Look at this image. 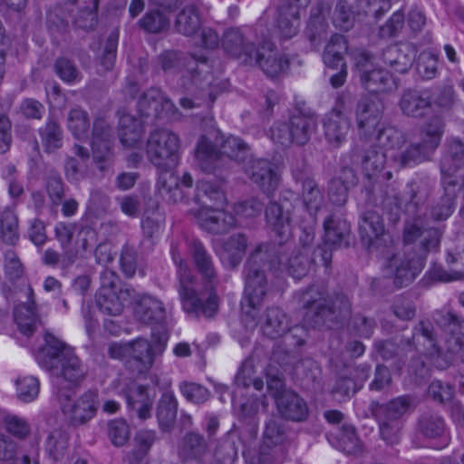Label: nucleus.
Masks as SVG:
<instances>
[{
    "instance_id": "33",
    "label": "nucleus",
    "mask_w": 464,
    "mask_h": 464,
    "mask_svg": "<svg viewBox=\"0 0 464 464\" xmlns=\"http://www.w3.org/2000/svg\"><path fill=\"white\" fill-rule=\"evenodd\" d=\"M328 9L329 5L324 3H320L311 9L304 34L314 47L321 44L327 37L328 24L325 21V14Z\"/></svg>"
},
{
    "instance_id": "59",
    "label": "nucleus",
    "mask_w": 464,
    "mask_h": 464,
    "mask_svg": "<svg viewBox=\"0 0 464 464\" xmlns=\"http://www.w3.org/2000/svg\"><path fill=\"white\" fill-rule=\"evenodd\" d=\"M419 431L426 438H440L446 431L444 419L438 414H423L418 421Z\"/></svg>"
},
{
    "instance_id": "4",
    "label": "nucleus",
    "mask_w": 464,
    "mask_h": 464,
    "mask_svg": "<svg viewBox=\"0 0 464 464\" xmlns=\"http://www.w3.org/2000/svg\"><path fill=\"white\" fill-rule=\"evenodd\" d=\"M45 343L37 353L39 364L56 378L57 390L63 388V382L77 386L82 382L87 370L73 350L65 343L47 333Z\"/></svg>"
},
{
    "instance_id": "48",
    "label": "nucleus",
    "mask_w": 464,
    "mask_h": 464,
    "mask_svg": "<svg viewBox=\"0 0 464 464\" xmlns=\"http://www.w3.org/2000/svg\"><path fill=\"white\" fill-rule=\"evenodd\" d=\"M464 165V141L452 138L449 141V154L440 164L441 174H453Z\"/></svg>"
},
{
    "instance_id": "63",
    "label": "nucleus",
    "mask_w": 464,
    "mask_h": 464,
    "mask_svg": "<svg viewBox=\"0 0 464 464\" xmlns=\"http://www.w3.org/2000/svg\"><path fill=\"white\" fill-rule=\"evenodd\" d=\"M357 16L364 14L379 20L391 8V4L382 0H356L354 5Z\"/></svg>"
},
{
    "instance_id": "5",
    "label": "nucleus",
    "mask_w": 464,
    "mask_h": 464,
    "mask_svg": "<svg viewBox=\"0 0 464 464\" xmlns=\"http://www.w3.org/2000/svg\"><path fill=\"white\" fill-rule=\"evenodd\" d=\"M171 256L178 267L179 294L184 311L196 317H212L218 309V295H212L206 303H202V298L196 288V277L192 275L188 263L181 257L178 247L173 245Z\"/></svg>"
},
{
    "instance_id": "52",
    "label": "nucleus",
    "mask_w": 464,
    "mask_h": 464,
    "mask_svg": "<svg viewBox=\"0 0 464 464\" xmlns=\"http://www.w3.org/2000/svg\"><path fill=\"white\" fill-rule=\"evenodd\" d=\"M126 400L130 409L135 411L140 420H144L150 417L152 401L144 386L130 390L126 395Z\"/></svg>"
},
{
    "instance_id": "17",
    "label": "nucleus",
    "mask_w": 464,
    "mask_h": 464,
    "mask_svg": "<svg viewBox=\"0 0 464 464\" xmlns=\"http://www.w3.org/2000/svg\"><path fill=\"white\" fill-rule=\"evenodd\" d=\"M384 105L377 96L362 97L355 108V121L361 140H371L379 127Z\"/></svg>"
},
{
    "instance_id": "19",
    "label": "nucleus",
    "mask_w": 464,
    "mask_h": 464,
    "mask_svg": "<svg viewBox=\"0 0 464 464\" xmlns=\"http://www.w3.org/2000/svg\"><path fill=\"white\" fill-rule=\"evenodd\" d=\"M249 320L255 324H260L263 334L270 339L280 338L289 331L292 332V336L304 332V328L301 326L296 325L291 328L288 315L283 309L277 306L268 307L258 320V323L251 318Z\"/></svg>"
},
{
    "instance_id": "9",
    "label": "nucleus",
    "mask_w": 464,
    "mask_h": 464,
    "mask_svg": "<svg viewBox=\"0 0 464 464\" xmlns=\"http://www.w3.org/2000/svg\"><path fill=\"white\" fill-rule=\"evenodd\" d=\"M56 393L61 409L70 425L73 427L85 425L96 415L100 404L97 391H86L72 403L71 399L75 394L73 389L59 388Z\"/></svg>"
},
{
    "instance_id": "56",
    "label": "nucleus",
    "mask_w": 464,
    "mask_h": 464,
    "mask_svg": "<svg viewBox=\"0 0 464 464\" xmlns=\"http://www.w3.org/2000/svg\"><path fill=\"white\" fill-rule=\"evenodd\" d=\"M74 1L69 0L63 6H57L47 14V25L50 30L63 32L69 24V17L73 16Z\"/></svg>"
},
{
    "instance_id": "35",
    "label": "nucleus",
    "mask_w": 464,
    "mask_h": 464,
    "mask_svg": "<svg viewBox=\"0 0 464 464\" xmlns=\"http://www.w3.org/2000/svg\"><path fill=\"white\" fill-rule=\"evenodd\" d=\"M400 108L407 116L422 118L430 110L431 101L426 92L410 89L403 92Z\"/></svg>"
},
{
    "instance_id": "57",
    "label": "nucleus",
    "mask_w": 464,
    "mask_h": 464,
    "mask_svg": "<svg viewBox=\"0 0 464 464\" xmlns=\"http://www.w3.org/2000/svg\"><path fill=\"white\" fill-rule=\"evenodd\" d=\"M18 238V218L13 210L6 208L0 214V241L14 245Z\"/></svg>"
},
{
    "instance_id": "43",
    "label": "nucleus",
    "mask_w": 464,
    "mask_h": 464,
    "mask_svg": "<svg viewBox=\"0 0 464 464\" xmlns=\"http://www.w3.org/2000/svg\"><path fill=\"white\" fill-rule=\"evenodd\" d=\"M201 26V17L198 9L192 5H186L177 14L174 28L184 35L190 37L194 35Z\"/></svg>"
},
{
    "instance_id": "15",
    "label": "nucleus",
    "mask_w": 464,
    "mask_h": 464,
    "mask_svg": "<svg viewBox=\"0 0 464 464\" xmlns=\"http://www.w3.org/2000/svg\"><path fill=\"white\" fill-rule=\"evenodd\" d=\"M189 251L194 266L203 281V287H199L196 282V288L202 303H206L210 295H215V287L218 284V276L214 267L211 255L198 240H192L189 244Z\"/></svg>"
},
{
    "instance_id": "55",
    "label": "nucleus",
    "mask_w": 464,
    "mask_h": 464,
    "mask_svg": "<svg viewBox=\"0 0 464 464\" xmlns=\"http://www.w3.org/2000/svg\"><path fill=\"white\" fill-rule=\"evenodd\" d=\"M336 448L346 454H358L362 450V444L352 425H343L336 436Z\"/></svg>"
},
{
    "instance_id": "49",
    "label": "nucleus",
    "mask_w": 464,
    "mask_h": 464,
    "mask_svg": "<svg viewBox=\"0 0 464 464\" xmlns=\"http://www.w3.org/2000/svg\"><path fill=\"white\" fill-rule=\"evenodd\" d=\"M356 183V176L333 177L328 186V196L333 204L343 206L348 198V190Z\"/></svg>"
},
{
    "instance_id": "2",
    "label": "nucleus",
    "mask_w": 464,
    "mask_h": 464,
    "mask_svg": "<svg viewBox=\"0 0 464 464\" xmlns=\"http://www.w3.org/2000/svg\"><path fill=\"white\" fill-rule=\"evenodd\" d=\"M222 151L218 152L215 145L201 136L195 149V159L202 171L223 170L227 163L236 162L249 174H277L283 170L281 158H256L250 153V147L242 139L227 137L221 145Z\"/></svg>"
},
{
    "instance_id": "47",
    "label": "nucleus",
    "mask_w": 464,
    "mask_h": 464,
    "mask_svg": "<svg viewBox=\"0 0 464 464\" xmlns=\"http://www.w3.org/2000/svg\"><path fill=\"white\" fill-rule=\"evenodd\" d=\"M430 188L424 182H411L404 198V212L415 216L430 196Z\"/></svg>"
},
{
    "instance_id": "44",
    "label": "nucleus",
    "mask_w": 464,
    "mask_h": 464,
    "mask_svg": "<svg viewBox=\"0 0 464 464\" xmlns=\"http://www.w3.org/2000/svg\"><path fill=\"white\" fill-rule=\"evenodd\" d=\"M289 121L295 143L306 144L316 129L315 119L311 115L296 112L291 115Z\"/></svg>"
},
{
    "instance_id": "30",
    "label": "nucleus",
    "mask_w": 464,
    "mask_h": 464,
    "mask_svg": "<svg viewBox=\"0 0 464 464\" xmlns=\"http://www.w3.org/2000/svg\"><path fill=\"white\" fill-rule=\"evenodd\" d=\"M276 25L281 40H289L297 35L301 25V11L298 5L281 2L277 7Z\"/></svg>"
},
{
    "instance_id": "46",
    "label": "nucleus",
    "mask_w": 464,
    "mask_h": 464,
    "mask_svg": "<svg viewBox=\"0 0 464 464\" xmlns=\"http://www.w3.org/2000/svg\"><path fill=\"white\" fill-rule=\"evenodd\" d=\"M157 440L158 436L155 430H141L138 431L134 437V449L130 457V464H148L141 462Z\"/></svg>"
},
{
    "instance_id": "13",
    "label": "nucleus",
    "mask_w": 464,
    "mask_h": 464,
    "mask_svg": "<svg viewBox=\"0 0 464 464\" xmlns=\"http://www.w3.org/2000/svg\"><path fill=\"white\" fill-rule=\"evenodd\" d=\"M269 290V281L265 268L245 265L244 298L241 310L246 318L256 320L258 308Z\"/></svg>"
},
{
    "instance_id": "38",
    "label": "nucleus",
    "mask_w": 464,
    "mask_h": 464,
    "mask_svg": "<svg viewBox=\"0 0 464 464\" xmlns=\"http://www.w3.org/2000/svg\"><path fill=\"white\" fill-rule=\"evenodd\" d=\"M119 139L124 147H134L140 142L143 134L141 122L132 115L119 112Z\"/></svg>"
},
{
    "instance_id": "21",
    "label": "nucleus",
    "mask_w": 464,
    "mask_h": 464,
    "mask_svg": "<svg viewBox=\"0 0 464 464\" xmlns=\"http://www.w3.org/2000/svg\"><path fill=\"white\" fill-rule=\"evenodd\" d=\"M221 44L224 51L238 59L245 65L252 64L253 56L257 48L240 28H229L225 31Z\"/></svg>"
},
{
    "instance_id": "58",
    "label": "nucleus",
    "mask_w": 464,
    "mask_h": 464,
    "mask_svg": "<svg viewBox=\"0 0 464 464\" xmlns=\"http://www.w3.org/2000/svg\"><path fill=\"white\" fill-rule=\"evenodd\" d=\"M139 26L149 34H160L169 28V19L158 9L148 11L138 22Z\"/></svg>"
},
{
    "instance_id": "27",
    "label": "nucleus",
    "mask_w": 464,
    "mask_h": 464,
    "mask_svg": "<svg viewBox=\"0 0 464 464\" xmlns=\"http://www.w3.org/2000/svg\"><path fill=\"white\" fill-rule=\"evenodd\" d=\"M355 371L362 372V382L368 378L370 372L369 365L357 367L356 369L347 368L343 373H340L331 389V395L337 402H344L349 401L356 392H358L362 384L357 383L353 378Z\"/></svg>"
},
{
    "instance_id": "11",
    "label": "nucleus",
    "mask_w": 464,
    "mask_h": 464,
    "mask_svg": "<svg viewBox=\"0 0 464 464\" xmlns=\"http://www.w3.org/2000/svg\"><path fill=\"white\" fill-rule=\"evenodd\" d=\"M113 130L105 118L99 117L93 121L92 130V171H114L112 152Z\"/></svg>"
},
{
    "instance_id": "64",
    "label": "nucleus",
    "mask_w": 464,
    "mask_h": 464,
    "mask_svg": "<svg viewBox=\"0 0 464 464\" xmlns=\"http://www.w3.org/2000/svg\"><path fill=\"white\" fill-rule=\"evenodd\" d=\"M15 386L17 398L24 402L33 401L39 394L40 383L35 377H19Z\"/></svg>"
},
{
    "instance_id": "25",
    "label": "nucleus",
    "mask_w": 464,
    "mask_h": 464,
    "mask_svg": "<svg viewBox=\"0 0 464 464\" xmlns=\"http://www.w3.org/2000/svg\"><path fill=\"white\" fill-rule=\"evenodd\" d=\"M291 205L287 201H270L265 217L268 227L281 239L286 240L291 235Z\"/></svg>"
},
{
    "instance_id": "3",
    "label": "nucleus",
    "mask_w": 464,
    "mask_h": 464,
    "mask_svg": "<svg viewBox=\"0 0 464 464\" xmlns=\"http://www.w3.org/2000/svg\"><path fill=\"white\" fill-rule=\"evenodd\" d=\"M304 310V321L313 328H332L352 314V303L343 292L328 295L326 286L315 282L295 293Z\"/></svg>"
},
{
    "instance_id": "6",
    "label": "nucleus",
    "mask_w": 464,
    "mask_h": 464,
    "mask_svg": "<svg viewBox=\"0 0 464 464\" xmlns=\"http://www.w3.org/2000/svg\"><path fill=\"white\" fill-rule=\"evenodd\" d=\"M411 405V399L407 395L399 396L385 403L372 401L369 405L370 414L365 413L364 417L372 416L379 424L381 438L387 444L392 445L399 441L402 427L401 418Z\"/></svg>"
},
{
    "instance_id": "61",
    "label": "nucleus",
    "mask_w": 464,
    "mask_h": 464,
    "mask_svg": "<svg viewBox=\"0 0 464 464\" xmlns=\"http://www.w3.org/2000/svg\"><path fill=\"white\" fill-rule=\"evenodd\" d=\"M356 16L354 5L346 0H339L334 9L333 21L336 27L348 31L353 27Z\"/></svg>"
},
{
    "instance_id": "26",
    "label": "nucleus",
    "mask_w": 464,
    "mask_h": 464,
    "mask_svg": "<svg viewBox=\"0 0 464 464\" xmlns=\"http://www.w3.org/2000/svg\"><path fill=\"white\" fill-rule=\"evenodd\" d=\"M358 227L361 242L367 249H371L375 241L385 233L382 216L368 205L367 208L360 214Z\"/></svg>"
},
{
    "instance_id": "45",
    "label": "nucleus",
    "mask_w": 464,
    "mask_h": 464,
    "mask_svg": "<svg viewBox=\"0 0 464 464\" xmlns=\"http://www.w3.org/2000/svg\"><path fill=\"white\" fill-rule=\"evenodd\" d=\"M312 263L309 249L303 247L294 249L285 260L283 259L281 266L293 277L300 279L308 273Z\"/></svg>"
},
{
    "instance_id": "8",
    "label": "nucleus",
    "mask_w": 464,
    "mask_h": 464,
    "mask_svg": "<svg viewBox=\"0 0 464 464\" xmlns=\"http://www.w3.org/2000/svg\"><path fill=\"white\" fill-rule=\"evenodd\" d=\"M179 136L168 129H157L150 132L147 140L149 160L165 172L171 171L179 164Z\"/></svg>"
},
{
    "instance_id": "31",
    "label": "nucleus",
    "mask_w": 464,
    "mask_h": 464,
    "mask_svg": "<svg viewBox=\"0 0 464 464\" xmlns=\"http://www.w3.org/2000/svg\"><path fill=\"white\" fill-rule=\"evenodd\" d=\"M276 407L282 418L287 420L302 422L309 415L305 401L295 392H285L277 398Z\"/></svg>"
},
{
    "instance_id": "34",
    "label": "nucleus",
    "mask_w": 464,
    "mask_h": 464,
    "mask_svg": "<svg viewBox=\"0 0 464 464\" xmlns=\"http://www.w3.org/2000/svg\"><path fill=\"white\" fill-rule=\"evenodd\" d=\"M157 185L162 196L176 203L186 197L193 180L191 176H159Z\"/></svg>"
},
{
    "instance_id": "1",
    "label": "nucleus",
    "mask_w": 464,
    "mask_h": 464,
    "mask_svg": "<svg viewBox=\"0 0 464 464\" xmlns=\"http://www.w3.org/2000/svg\"><path fill=\"white\" fill-rule=\"evenodd\" d=\"M442 234L438 227H422L417 222L405 224L403 243L409 249L403 255H392L384 265L397 287L409 285L420 273L428 254L439 250Z\"/></svg>"
},
{
    "instance_id": "37",
    "label": "nucleus",
    "mask_w": 464,
    "mask_h": 464,
    "mask_svg": "<svg viewBox=\"0 0 464 464\" xmlns=\"http://www.w3.org/2000/svg\"><path fill=\"white\" fill-rule=\"evenodd\" d=\"M291 442V430L282 420L271 418L266 421L262 442L266 449L267 447H278L285 449L286 451V447Z\"/></svg>"
},
{
    "instance_id": "20",
    "label": "nucleus",
    "mask_w": 464,
    "mask_h": 464,
    "mask_svg": "<svg viewBox=\"0 0 464 464\" xmlns=\"http://www.w3.org/2000/svg\"><path fill=\"white\" fill-rule=\"evenodd\" d=\"M253 60L248 66H258L270 78L284 73L289 65V61L276 51V45L270 41H264L259 45Z\"/></svg>"
},
{
    "instance_id": "12",
    "label": "nucleus",
    "mask_w": 464,
    "mask_h": 464,
    "mask_svg": "<svg viewBox=\"0 0 464 464\" xmlns=\"http://www.w3.org/2000/svg\"><path fill=\"white\" fill-rule=\"evenodd\" d=\"M132 303H134V314L139 321L145 324H158L153 328L151 337L160 352H162L168 341L166 329L161 324L166 317L162 302L151 295H140L136 292V297Z\"/></svg>"
},
{
    "instance_id": "42",
    "label": "nucleus",
    "mask_w": 464,
    "mask_h": 464,
    "mask_svg": "<svg viewBox=\"0 0 464 464\" xmlns=\"http://www.w3.org/2000/svg\"><path fill=\"white\" fill-rule=\"evenodd\" d=\"M363 87L373 93L390 92L396 89V82L392 75L381 68H373L360 78Z\"/></svg>"
},
{
    "instance_id": "24",
    "label": "nucleus",
    "mask_w": 464,
    "mask_h": 464,
    "mask_svg": "<svg viewBox=\"0 0 464 464\" xmlns=\"http://www.w3.org/2000/svg\"><path fill=\"white\" fill-rule=\"evenodd\" d=\"M224 185L225 179L218 176L199 179L196 187V200L200 208H224L227 204Z\"/></svg>"
},
{
    "instance_id": "10",
    "label": "nucleus",
    "mask_w": 464,
    "mask_h": 464,
    "mask_svg": "<svg viewBox=\"0 0 464 464\" xmlns=\"http://www.w3.org/2000/svg\"><path fill=\"white\" fill-rule=\"evenodd\" d=\"M102 285L96 294V304L100 311L110 316H118L126 304H131L136 291L130 287H119L118 279L111 271H105L101 276Z\"/></svg>"
},
{
    "instance_id": "7",
    "label": "nucleus",
    "mask_w": 464,
    "mask_h": 464,
    "mask_svg": "<svg viewBox=\"0 0 464 464\" xmlns=\"http://www.w3.org/2000/svg\"><path fill=\"white\" fill-rule=\"evenodd\" d=\"M207 58L204 56L189 55L175 50H166L158 55L156 59L157 66L167 73H179L185 68L188 76L191 78L192 84L199 88L200 98L204 99L208 97L209 102L212 103L215 101V96L210 87V82L206 81L201 77L202 70L198 69V63L206 64ZM205 78H207L205 76Z\"/></svg>"
},
{
    "instance_id": "41",
    "label": "nucleus",
    "mask_w": 464,
    "mask_h": 464,
    "mask_svg": "<svg viewBox=\"0 0 464 464\" xmlns=\"http://www.w3.org/2000/svg\"><path fill=\"white\" fill-rule=\"evenodd\" d=\"M241 443L236 430H230L216 447L213 464H234Z\"/></svg>"
},
{
    "instance_id": "50",
    "label": "nucleus",
    "mask_w": 464,
    "mask_h": 464,
    "mask_svg": "<svg viewBox=\"0 0 464 464\" xmlns=\"http://www.w3.org/2000/svg\"><path fill=\"white\" fill-rule=\"evenodd\" d=\"M39 134L45 151L51 153L63 145V132L53 117H49L44 127L39 129Z\"/></svg>"
},
{
    "instance_id": "53",
    "label": "nucleus",
    "mask_w": 464,
    "mask_h": 464,
    "mask_svg": "<svg viewBox=\"0 0 464 464\" xmlns=\"http://www.w3.org/2000/svg\"><path fill=\"white\" fill-rule=\"evenodd\" d=\"M444 121L440 116L431 117L421 129V144L431 152L440 145L444 132Z\"/></svg>"
},
{
    "instance_id": "51",
    "label": "nucleus",
    "mask_w": 464,
    "mask_h": 464,
    "mask_svg": "<svg viewBox=\"0 0 464 464\" xmlns=\"http://www.w3.org/2000/svg\"><path fill=\"white\" fill-rule=\"evenodd\" d=\"M324 243L334 247L341 246L343 239L350 233V226L345 220L329 217L324 223Z\"/></svg>"
},
{
    "instance_id": "29",
    "label": "nucleus",
    "mask_w": 464,
    "mask_h": 464,
    "mask_svg": "<svg viewBox=\"0 0 464 464\" xmlns=\"http://www.w3.org/2000/svg\"><path fill=\"white\" fill-rule=\"evenodd\" d=\"M96 242V233L90 227H81L77 232L74 244L62 256V268L67 269L78 259L85 258Z\"/></svg>"
},
{
    "instance_id": "62",
    "label": "nucleus",
    "mask_w": 464,
    "mask_h": 464,
    "mask_svg": "<svg viewBox=\"0 0 464 464\" xmlns=\"http://www.w3.org/2000/svg\"><path fill=\"white\" fill-rule=\"evenodd\" d=\"M67 124L68 129L76 139H82L90 128L87 111L78 108L72 109L68 113Z\"/></svg>"
},
{
    "instance_id": "32",
    "label": "nucleus",
    "mask_w": 464,
    "mask_h": 464,
    "mask_svg": "<svg viewBox=\"0 0 464 464\" xmlns=\"http://www.w3.org/2000/svg\"><path fill=\"white\" fill-rule=\"evenodd\" d=\"M129 359L126 363L134 372L139 374L148 372L154 363V353L150 343L145 339H137L130 343Z\"/></svg>"
},
{
    "instance_id": "36",
    "label": "nucleus",
    "mask_w": 464,
    "mask_h": 464,
    "mask_svg": "<svg viewBox=\"0 0 464 464\" xmlns=\"http://www.w3.org/2000/svg\"><path fill=\"white\" fill-rule=\"evenodd\" d=\"M208 451V443L205 437L198 432L190 431L184 435L179 445V456L183 460L200 461Z\"/></svg>"
},
{
    "instance_id": "23",
    "label": "nucleus",
    "mask_w": 464,
    "mask_h": 464,
    "mask_svg": "<svg viewBox=\"0 0 464 464\" xmlns=\"http://www.w3.org/2000/svg\"><path fill=\"white\" fill-rule=\"evenodd\" d=\"M417 50L409 43L391 44L382 52L383 63L392 71L399 73L407 72L415 62Z\"/></svg>"
},
{
    "instance_id": "40",
    "label": "nucleus",
    "mask_w": 464,
    "mask_h": 464,
    "mask_svg": "<svg viewBox=\"0 0 464 464\" xmlns=\"http://www.w3.org/2000/svg\"><path fill=\"white\" fill-rule=\"evenodd\" d=\"M34 292L29 289V301L27 304H22L15 307L14 312V320L20 331L26 335L32 334L38 322L36 314V304L33 299Z\"/></svg>"
},
{
    "instance_id": "28",
    "label": "nucleus",
    "mask_w": 464,
    "mask_h": 464,
    "mask_svg": "<svg viewBox=\"0 0 464 464\" xmlns=\"http://www.w3.org/2000/svg\"><path fill=\"white\" fill-rule=\"evenodd\" d=\"M199 226L205 230L214 234L227 232L234 225V217L225 211L223 208H200L196 213Z\"/></svg>"
},
{
    "instance_id": "54",
    "label": "nucleus",
    "mask_w": 464,
    "mask_h": 464,
    "mask_svg": "<svg viewBox=\"0 0 464 464\" xmlns=\"http://www.w3.org/2000/svg\"><path fill=\"white\" fill-rule=\"evenodd\" d=\"M365 140L375 141L376 145L384 150H394L403 143V137L402 133L392 126L379 125L372 139Z\"/></svg>"
},
{
    "instance_id": "22",
    "label": "nucleus",
    "mask_w": 464,
    "mask_h": 464,
    "mask_svg": "<svg viewBox=\"0 0 464 464\" xmlns=\"http://www.w3.org/2000/svg\"><path fill=\"white\" fill-rule=\"evenodd\" d=\"M286 244L262 243L250 254L246 264L265 270H278L281 268L283 257L286 251Z\"/></svg>"
},
{
    "instance_id": "39",
    "label": "nucleus",
    "mask_w": 464,
    "mask_h": 464,
    "mask_svg": "<svg viewBox=\"0 0 464 464\" xmlns=\"http://www.w3.org/2000/svg\"><path fill=\"white\" fill-rule=\"evenodd\" d=\"M178 401L172 392H165L159 400L157 419L163 431H170L176 422Z\"/></svg>"
},
{
    "instance_id": "18",
    "label": "nucleus",
    "mask_w": 464,
    "mask_h": 464,
    "mask_svg": "<svg viewBox=\"0 0 464 464\" xmlns=\"http://www.w3.org/2000/svg\"><path fill=\"white\" fill-rule=\"evenodd\" d=\"M386 155L382 150L371 149L364 153L355 147L351 155L342 159L341 170L343 172H356V166H361V171L364 174H377L384 169Z\"/></svg>"
},
{
    "instance_id": "60",
    "label": "nucleus",
    "mask_w": 464,
    "mask_h": 464,
    "mask_svg": "<svg viewBox=\"0 0 464 464\" xmlns=\"http://www.w3.org/2000/svg\"><path fill=\"white\" fill-rule=\"evenodd\" d=\"M247 246V239L243 234L232 235L225 243L224 250L227 255V260L232 268L241 262Z\"/></svg>"
},
{
    "instance_id": "14",
    "label": "nucleus",
    "mask_w": 464,
    "mask_h": 464,
    "mask_svg": "<svg viewBox=\"0 0 464 464\" xmlns=\"http://www.w3.org/2000/svg\"><path fill=\"white\" fill-rule=\"evenodd\" d=\"M376 177L365 176L363 186L367 196L366 205L381 206L390 221L396 223L404 212V198L394 189L383 190V184Z\"/></svg>"
},
{
    "instance_id": "16",
    "label": "nucleus",
    "mask_w": 464,
    "mask_h": 464,
    "mask_svg": "<svg viewBox=\"0 0 464 464\" xmlns=\"http://www.w3.org/2000/svg\"><path fill=\"white\" fill-rule=\"evenodd\" d=\"M351 98L350 94L341 95L336 105L324 115L323 120L325 140L334 148H338L346 140L351 127L350 120L343 112Z\"/></svg>"
}]
</instances>
